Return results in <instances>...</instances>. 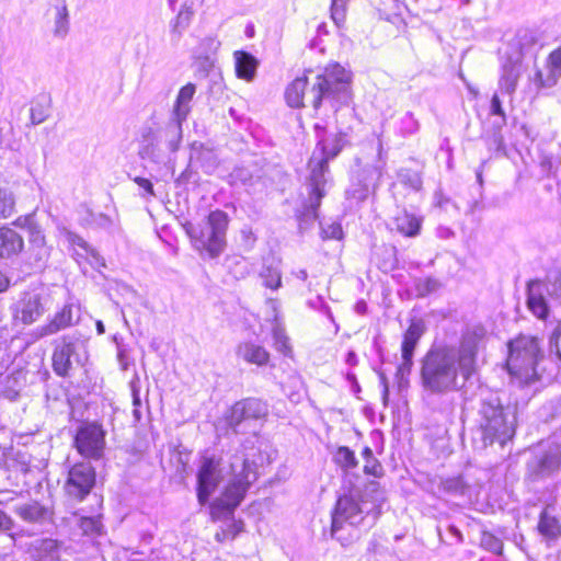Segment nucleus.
<instances>
[{
  "label": "nucleus",
  "mask_w": 561,
  "mask_h": 561,
  "mask_svg": "<svg viewBox=\"0 0 561 561\" xmlns=\"http://www.w3.org/2000/svg\"><path fill=\"white\" fill-rule=\"evenodd\" d=\"M481 324L468 325L458 346L431 348L421 363L423 389L437 396L461 391L477 371V355L486 341Z\"/></svg>",
  "instance_id": "f257e3e1"
},
{
  "label": "nucleus",
  "mask_w": 561,
  "mask_h": 561,
  "mask_svg": "<svg viewBox=\"0 0 561 561\" xmlns=\"http://www.w3.org/2000/svg\"><path fill=\"white\" fill-rule=\"evenodd\" d=\"M274 453L268 439L257 433L243 442L241 450L231 457L229 479L221 495L210 505L214 520L232 515L261 474L260 469L272 462Z\"/></svg>",
  "instance_id": "f03ea898"
},
{
  "label": "nucleus",
  "mask_w": 561,
  "mask_h": 561,
  "mask_svg": "<svg viewBox=\"0 0 561 561\" xmlns=\"http://www.w3.org/2000/svg\"><path fill=\"white\" fill-rule=\"evenodd\" d=\"M352 75L340 64H329L312 78L304 75L296 78L286 89L285 99L290 107L305 106L307 100L314 110L322 101L330 102L332 108L348 105L352 101Z\"/></svg>",
  "instance_id": "7ed1b4c3"
},
{
  "label": "nucleus",
  "mask_w": 561,
  "mask_h": 561,
  "mask_svg": "<svg viewBox=\"0 0 561 561\" xmlns=\"http://www.w3.org/2000/svg\"><path fill=\"white\" fill-rule=\"evenodd\" d=\"M368 490L354 488L341 495L332 513L331 535L348 546L356 541L362 529L371 528L381 514V502L378 494Z\"/></svg>",
  "instance_id": "20e7f679"
},
{
  "label": "nucleus",
  "mask_w": 561,
  "mask_h": 561,
  "mask_svg": "<svg viewBox=\"0 0 561 561\" xmlns=\"http://www.w3.org/2000/svg\"><path fill=\"white\" fill-rule=\"evenodd\" d=\"M309 160L310 169L309 185V208L317 216L316 211L320 206L321 198L325 195V186L328 184L329 168L328 163L334 159L346 145V134L337 133L329 136H320Z\"/></svg>",
  "instance_id": "39448f33"
},
{
  "label": "nucleus",
  "mask_w": 561,
  "mask_h": 561,
  "mask_svg": "<svg viewBox=\"0 0 561 561\" xmlns=\"http://www.w3.org/2000/svg\"><path fill=\"white\" fill-rule=\"evenodd\" d=\"M479 424L484 445L499 442L504 445L515 433V415L510 407L504 408L495 392L482 394Z\"/></svg>",
  "instance_id": "423d86ee"
},
{
  "label": "nucleus",
  "mask_w": 561,
  "mask_h": 561,
  "mask_svg": "<svg viewBox=\"0 0 561 561\" xmlns=\"http://www.w3.org/2000/svg\"><path fill=\"white\" fill-rule=\"evenodd\" d=\"M540 358L542 353L535 336L519 335L508 344L507 369L520 385H528L538 378Z\"/></svg>",
  "instance_id": "0eeeda50"
},
{
  "label": "nucleus",
  "mask_w": 561,
  "mask_h": 561,
  "mask_svg": "<svg viewBox=\"0 0 561 561\" xmlns=\"http://www.w3.org/2000/svg\"><path fill=\"white\" fill-rule=\"evenodd\" d=\"M227 227L228 216L221 210L211 211L197 226L191 222L184 225V229L194 247L199 251H205L213 259L220 255L225 250Z\"/></svg>",
  "instance_id": "6e6552de"
},
{
  "label": "nucleus",
  "mask_w": 561,
  "mask_h": 561,
  "mask_svg": "<svg viewBox=\"0 0 561 561\" xmlns=\"http://www.w3.org/2000/svg\"><path fill=\"white\" fill-rule=\"evenodd\" d=\"M88 359V342L80 334L62 335L54 341L53 369L56 375L66 377L76 366H82Z\"/></svg>",
  "instance_id": "1a4fd4ad"
},
{
  "label": "nucleus",
  "mask_w": 561,
  "mask_h": 561,
  "mask_svg": "<svg viewBox=\"0 0 561 561\" xmlns=\"http://www.w3.org/2000/svg\"><path fill=\"white\" fill-rule=\"evenodd\" d=\"M561 470V444L550 443L540 448L526 465V480L538 482Z\"/></svg>",
  "instance_id": "9d476101"
},
{
  "label": "nucleus",
  "mask_w": 561,
  "mask_h": 561,
  "mask_svg": "<svg viewBox=\"0 0 561 561\" xmlns=\"http://www.w3.org/2000/svg\"><path fill=\"white\" fill-rule=\"evenodd\" d=\"M14 225L27 233L30 260L37 267L45 266L50 257L51 247L47 244L44 230L35 220L34 214L16 218Z\"/></svg>",
  "instance_id": "9b49d317"
},
{
  "label": "nucleus",
  "mask_w": 561,
  "mask_h": 561,
  "mask_svg": "<svg viewBox=\"0 0 561 561\" xmlns=\"http://www.w3.org/2000/svg\"><path fill=\"white\" fill-rule=\"evenodd\" d=\"M224 468L220 460L214 456H204L197 473V497L201 504H205L214 493L219 482L224 479Z\"/></svg>",
  "instance_id": "f8f14e48"
},
{
  "label": "nucleus",
  "mask_w": 561,
  "mask_h": 561,
  "mask_svg": "<svg viewBox=\"0 0 561 561\" xmlns=\"http://www.w3.org/2000/svg\"><path fill=\"white\" fill-rule=\"evenodd\" d=\"M95 483V469L89 462H79L69 469L65 483L68 496L82 501Z\"/></svg>",
  "instance_id": "ddd939ff"
},
{
  "label": "nucleus",
  "mask_w": 561,
  "mask_h": 561,
  "mask_svg": "<svg viewBox=\"0 0 561 561\" xmlns=\"http://www.w3.org/2000/svg\"><path fill=\"white\" fill-rule=\"evenodd\" d=\"M75 445L83 457L100 459L105 448V432L98 424H85L78 430Z\"/></svg>",
  "instance_id": "4468645a"
},
{
  "label": "nucleus",
  "mask_w": 561,
  "mask_h": 561,
  "mask_svg": "<svg viewBox=\"0 0 561 561\" xmlns=\"http://www.w3.org/2000/svg\"><path fill=\"white\" fill-rule=\"evenodd\" d=\"M425 332V323L422 319H413L403 335L401 344V363L398 366L397 375L403 378L409 375L413 366L415 346Z\"/></svg>",
  "instance_id": "2eb2a0df"
},
{
  "label": "nucleus",
  "mask_w": 561,
  "mask_h": 561,
  "mask_svg": "<svg viewBox=\"0 0 561 561\" xmlns=\"http://www.w3.org/2000/svg\"><path fill=\"white\" fill-rule=\"evenodd\" d=\"M44 313L42 298L35 293H24L12 308L13 319L25 325L36 322Z\"/></svg>",
  "instance_id": "dca6fc26"
},
{
  "label": "nucleus",
  "mask_w": 561,
  "mask_h": 561,
  "mask_svg": "<svg viewBox=\"0 0 561 561\" xmlns=\"http://www.w3.org/2000/svg\"><path fill=\"white\" fill-rule=\"evenodd\" d=\"M266 305L272 311V335L274 341V347L284 356L293 357V347L290 345L289 337L286 334L283 318L280 314V304L277 299L270 298L266 300Z\"/></svg>",
  "instance_id": "f3484780"
},
{
  "label": "nucleus",
  "mask_w": 561,
  "mask_h": 561,
  "mask_svg": "<svg viewBox=\"0 0 561 561\" xmlns=\"http://www.w3.org/2000/svg\"><path fill=\"white\" fill-rule=\"evenodd\" d=\"M59 237L73 249L75 255L90 260V263L93 266H104L103 259L100 256L98 251L77 233L66 228H61L59 229Z\"/></svg>",
  "instance_id": "a211bd4d"
},
{
  "label": "nucleus",
  "mask_w": 561,
  "mask_h": 561,
  "mask_svg": "<svg viewBox=\"0 0 561 561\" xmlns=\"http://www.w3.org/2000/svg\"><path fill=\"white\" fill-rule=\"evenodd\" d=\"M561 78V46L552 50L546 61L545 70H538L534 82L537 88H551Z\"/></svg>",
  "instance_id": "6ab92c4d"
},
{
  "label": "nucleus",
  "mask_w": 561,
  "mask_h": 561,
  "mask_svg": "<svg viewBox=\"0 0 561 561\" xmlns=\"http://www.w3.org/2000/svg\"><path fill=\"white\" fill-rule=\"evenodd\" d=\"M13 511L22 520L31 524H45L53 518L51 510L36 501L16 504Z\"/></svg>",
  "instance_id": "aec40b11"
},
{
  "label": "nucleus",
  "mask_w": 561,
  "mask_h": 561,
  "mask_svg": "<svg viewBox=\"0 0 561 561\" xmlns=\"http://www.w3.org/2000/svg\"><path fill=\"white\" fill-rule=\"evenodd\" d=\"M522 76L520 56H508L502 65V73L499 85L503 93L512 95Z\"/></svg>",
  "instance_id": "412c9836"
},
{
  "label": "nucleus",
  "mask_w": 561,
  "mask_h": 561,
  "mask_svg": "<svg viewBox=\"0 0 561 561\" xmlns=\"http://www.w3.org/2000/svg\"><path fill=\"white\" fill-rule=\"evenodd\" d=\"M72 324V306L66 305L60 311H58L54 318L44 325H41L33 330L32 336L35 340L56 334L60 330H64Z\"/></svg>",
  "instance_id": "4be33fe9"
},
{
  "label": "nucleus",
  "mask_w": 561,
  "mask_h": 561,
  "mask_svg": "<svg viewBox=\"0 0 561 561\" xmlns=\"http://www.w3.org/2000/svg\"><path fill=\"white\" fill-rule=\"evenodd\" d=\"M24 249L23 237L14 229L0 227V259H11L19 255Z\"/></svg>",
  "instance_id": "5701e85b"
},
{
  "label": "nucleus",
  "mask_w": 561,
  "mask_h": 561,
  "mask_svg": "<svg viewBox=\"0 0 561 561\" xmlns=\"http://www.w3.org/2000/svg\"><path fill=\"white\" fill-rule=\"evenodd\" d=\"M527 307L538 319H546L549 312L546 299L542 295V284L533 280L528 284Z\"/></svg>",
  "instance_id": "b1692460"
},
{
  "label": "nucleus",
  "mask_w": 561,
  "mask_h": 561,
  "mask_svg": "<svg viewBox=\"0 0 561 561\" xmlns=\"http://www.w3.org/2000/svg\"><path fill=\"white\" fill-rule=\"evenodd\" d=\"M237 355L249 364L264 366L270 362V353L265 347L253 342L238 345Z\"/></svg>",
  "instance_id": "393cba45"
},
{
  "label": "nucleus",
  "mask_w": 561,
  "mask_h": 561,
  "mask_svg": "<svg viewBox=\"0 0 561 561\" xmlns=\"http://www.w3.org/2000/svg\"><path fill=\"white\" fill-rule=\"evenodd\" d=\"M32 548L34 561H59L58 543L55 539H35Z\"/></svg>",
  "instance_id": "a878e982"
},
{
  "label": "nucleus",
  "mask_w": 561,
  "mask_h": 561,
  "mask_svg": "<svg viewBox=\"0 0 561 561\" xmlns=\"http://www.w3.org/2000/svg\"><path fill=\"white\" fill-rule=\"evenodd\" d=\"M260 277L266 288L272 290L279 289L282 287L280 262L275 259L264 261L260 271Z\"/></svg>",
  "instance_id": "bb28decb"
},
{
  "label": "nucleus",
  "mask_w": 561,
  "mask_h": 561,
  "mask_svg": "<svg viewBox=\"0 0 561 561\" xmlns=\"http://www.w3.org/2000/svg\"><path fill=\"white\" fill-rule=\"evenodd\" d=\"M421 225L422 218L408 211H402L393 218L394 229L405 237L417 236Z\"/></svg>",
  "instance_id": "cd10ccee"
},
{
  "label": "nucleus",
  "mask_w": 561,
  "mask_h": 561,
  "mask_svg": "<svg viewBox=\"0 0 561 561\" xmlns=\"http://www.w3.org/2000/svg\"><path fill=\"white\" fill-rule=\"evenodd\" d=\"M195 92L196 87L193 83H187L179 91L172 113V115L178 117L179 121H186L191 112L190 103Z\"/></svg>",
  "instance_id": "c85d7f7f"
},
{
  "label": "nucleus",
  "mask_w": 561,
  "mask_h": 561,
  "mask_svg": "<svg viewBox=\"0 0 561 561\" xmlns=\"http://www.w3.org/2000/svg\"><path fill=\"white\" fill-rule=\"evenodd\" d=\"M236 72L238 78L251 81L256 72L257 60L249 53L234 51Z\"/></svg>",
  "instance_id": "c756f323"
},
{
  "label": "nucleus",
  "mask_w": 561,
  "mask_h": 561,
  "mask_svg": "<svg viewBox=\"0 0 561 561\" xmlns=\"http://www.w3.org/2000/svg\"><path fill=\"white\" fill-rule=\"evenodd\" d=\"M536 43L537 38L531 30H519L512 42V49L514 51L508 56H520L522 60L524 55L528 54Z\"/></svg>",
  "instance_id": "7c9ffc66"
},
{
  "label": "nucleus",
  "mask_w": 561,
  "mask_h": 561,
  "mask_svg": "<svg viewBox=\"0 0 561 561\" xmlns=\"http://www.w3.org/2000/svg\"><path fill=\"white\" fill-rule=\"evenodd\" d=\"M193 14L192 7L183 3L176 16L170 22L171 34L176 41L180 39L183 32L190 26Z\"/></svg>",
  "instance_id": "2f4dec72"
},
{
  "label": "nucleus",
  "mask_w": 561,
  "mask_h": 561,
  "mask_svg": "<svg viewBox=\"0 0 561 561\" xmlns=\"http://www.w3.org/2000/svg\"><path fill=\"white\" fill-rule=\"evenodd\" d=\"M184 121H179L178 117L172 115L169 124L167 125L163 136L167 139L168 148L171 152L179 149L182 139V124Z\"/></svg>",
  "instance_id": "473e14b6"
},
{
  "label": "nucleus",
  "mask_w": 561,
  "mask_h": 561,
  "mask_svg": "<svg viewBox=\"0 0 561 561\" xmlns=\"http://www.w3.org/2000/svg\"><path fill=\"white\" fill-rule=\"evenodd\" d=\"M538 529L541 535L551 539L561 535V524L556 517L548 515L546 512L540 515Z\"/></svg>",
  "instance_id": "72a5a7b5"
},
{
  "label": "nucleus",
  "mask_w": 561,
  "mask_h": 561,
  "mask_svg": "<svg viewBox=\"0 0 561 561\" xmlns=\"http://www.w3.org/2000/svg\"><path fill=\"white\" fill-rule=\"evenodd\" d=\"M241 404L249 420H261L268 413L266 403L259 399H245L241 401Z\"/></svg>",
  "instance_id": "f704fd0d"
},
{
  "label": "nucleus",
  "mask_w": 561,
  "mask_h": 561,
  "mask_svg": "<svg viewBox=\"0 0 561 561\" xmlns=\"http://www.w3.org/2000/svg\"><path fill=\"white\" fill-rule=\"evenodd\" d=\"M333 461L344 471H348L357 467L358 461L353 450L346 446H341L333 455Z\"/></svg>",
  "instance_id": "c9c22d12"
},
{
  "label": "nucleus",
  "mask_w": 561,
  "mask_h": 561,
  "mask_svg": "<svg viewBox=\"0 0 561 561\" xmlns=\"http://www.w3.org/2000/svg\"><path fill=\"white\" fill-rule=\"evenodd\" d=\"M87 221L94 228H100L107 231H114V229L117 227L116 219L103 213L89 211Z\"/></svg>",
  "instance_id": "e433bc0d"
},
{
  "label": "nucleus",
  "mask_w": 561,
  "mask_h": 561,
  "mask_svg": "<svg viewBox=\"0 0 561 561\" xmlns=\"http://www.w3.org/2000/svg\"><path fill=\"white\" fill-rule=\"evenodd\" d=\"M49 115V102L46 98L37 100L31 107V123L33 125L42 124Z\"/></svg>",
  "instance_id": "4c0bfd02"
},
{
  "label": "nucleus",
  "mask_w": 561,
  "mask_h": 561,
  "mask_svg": "<svg viewBox=\"0 0 561 561\" xmlns=\"http://www.w3.org/2000/svg\"><path fill=\"white\" fill-rule=\"evenodd\" d=\"M69 21H68V11L67 7L62 4L61 7H57V12L55 16V25H54V34L58 37H65L68 33Z\"/></svg>",
  "instance_id": "58836bf2"
},
{
  "label": "nucleus",
  "mask_w": 561,
  "mask_h": 561,
  "mask_svg": "<svg viewBox=\"0 0 561 561\" xmlns=\"http://www.w3.org/2000/svg\"><path fill=\"white\" fill-rule=\"evenodd\" d=\"M79 528L82 534L90 537H96L102 534L103 525L98 517H81Z\"/></svg>",
  "instance_id": "ea45409f"
},
{
  "label": "nucleus",
  "mask_w": 561,
  "mask_h": 561,
  "mask_svg": "<svg viewBox=\"0 0 561 561\" xmlns=\"http://www.w3.org/2000/svg\"><path fill=\"white\" fill-rule=\"evenodd\" d=\"M249 421L247 414L244 413V408L241 404V401L233 404L230 411L227 414V423L228 425L237 432L238 427L242 422Z\"/></svg>",
  "instance_id": "a19ab883"
},
{
  "label": "nucleus",
  "mask_w": 561,
  "mask_h": 561,
  "mask_svg": "<svg viewBox=\"0 0 561 561\" xmlns=\"http://www.w3.org/2000/svg\"><path fill=\"white\" fill-rule=\"evenodd\" d=\"M15 198L11 191L0 188V218H8L14 213Z\"/></svg>",
  "instance_id": "79ce46f5"
},
{
  "label": "nucleus",
  "mask_w": 561,
  "mask_h": 561,
  "mask_svg": "<svg viewBox=\"0 0 561 561\" xmlns=\"http://www.w3.org/2000/svg\"><path fill=\"white\" fill-rule=\"evenodd\" d=\"M420 128L419 121L411 112H407L400 119L399 133L407 137L417 133Z\"/></svg>",
  "instance_id": "37998d69"
},
{
  "label": "nucleus",
  "mask_w": 561,
  "mask_h": 561,
  "mask_svg": "<svg viewBox=\"0 0 561 561\" xmlns=\"http://www.w3.org/2000/svg\"><path fill=\"white\" fill-rule=\"evenodd\" d=\"M398 179L403 185L411 187L414 191H420L422 187V180L417 172L403 169L399 172Z\"/></svg>",
  "instance_id": "c03bdc74"
},
{
  "label": "nucleus",
  "mask_w": 561,
  "mask_h": 561,
  "mask_svg": "<svg viewBox=\"0 0 561 561\" xmlns=\"http://www.w3.org/2000/svg\"><path fill=\"white\" fill-rule=\"evenodd\" d=\"M483 140L491 154L504 149V140L499 127L492 134L483 136Z\"/></svg>",
  "instance_id": "a18cd8bd"
},
{
  "label": "nucleus",
  "mask_w": 561,
  "mask_h": 561,
  "mask_svg": "<svg viewBox=\"0 0 561 561\" xmlns=\"http://www.w3.org/2000/svg\"><path fill=\"white\" fill-rule=\"evenodd\" d=\"M481 547L485 550L495 553L501 554L503 550V542L500 538L494 536L491 533L483 531L481 536Z\"/></svg>",
  "instance_id": "49530a36"
},
{
  "label": "nucleus",
  "mask_w": 561,
  "mask_h": 561,
  "mask_svg": "<svg viewBox=\"0 0 561 561\" xmlns=\"http://www.w3.org/2000/svg\"><path fill=\"white\" fill-rule=\"evenodd\" d=\"M347 0H332L331 18L334 23L340 26L345 21V5Z\"/></svg>",
  "instance_id": "de8ad7c7"
},
{
  "label": "nucleus",
  "mask_w": 561,
  "mask_h": 561,
  "mask_svg": "<svg viewBox=\"0 0 561 561\" xmlns=\"http://www.w3.org/2000/svg\"><path fill=\"white\" fill-rule=\"evenodd\" d=\"M491 114L497 116V119L494 122V126L502 128L506 123V117L497 94H494L491 100Z\"/></svg>",
  "instance_id": "09e8293b"
},
{
  "label": "nucleus",
  "mask_w": 561,
  "mask_h": 561,
  "mask_svg": "<svg viewBox=\"0 0 561 561\" xmlns=\"http://www.w3.org/2000/svg\"><path fill=\"white\" fill-rule=\"evenodd\" d=\"M138 378H135L130 381V389H131V397H133V404H134V417L136 421H139L141 419V414L139 411V407L141 405L140 401V390L138 387Z\"/></svg>",
  "instance_id": "8fccbe9b"
},
{
  "label": "nucleus",
  "mask_w": 561,
  "mask_h": 561,
  "mask_svg": "<svg viewBox=\"0 0 561 561\" xmlns=\"http://www.w3.org/2000/svg\"><path fill=\"white\" fill-rule=\"evenodd\" d=\"M220 46L219 41H217L215 37H206L202 41L201 47L205 50L207 56L205 57V62L208 66L213 65V61L210 60L209 55L215 54Z\"/></svg>",
  "instance_id": "3c124183"
},
{
  "label": "nucleus",
  "mask_w": 561,
  "mask_h": 561,
  "mask_svg": "<svg viewBox=\"0 0 561 561\" xmlns=\"http://www.w3.org/2000/svg\"><path fill=\"white\" fill-rule=\"evenodd\" d=\"M343 236L342 227L337 222L322 225L323 239L340 240Z\"/></svg>",
  "instance_id": "603ef678"
},
{
  "label": "nucleus",
  "mask_w": 561,
  "mask_h": 561,
  "mask_svg": "<svg viewBox=\"0 0 561 561\" xmlns=\"http://www.w3.org/2000/svg\"><path fill=\"white\" fill-rule=\"evenodd\" d=\"M442 488L444 491L454 494L463 493V483L460 478H450L446 479L442 482Z\"/></svg>",
  "instance_id": "864d4df0"
},
{
  "label": "nucleus",
  "mask_w": 561,
  "mask_h": 561,
  "mask_svg": "<svg viewBox=\"0 0 561 561\" xmlns=\"http://www.w3.org/2000/svg\"><path fill=\"white\" fill-rule=\"evenodd\" d=\"M549 346L550 351L554 352L556 355L561 359V321L557 324L551 334Z\"/></svg>",
  "instance_id": "5fc2aeb1"
},
{
  "label": "nucleus",
  "mask_w": 561,
  "mask_h": 561,
  "mask_svg": "<svg viewBox=\"0 0 561 561\" xmlns=\"http://www.w3.org/2000/svg\"><path fill=\"white\" fill-rule=\"evenodd\" d=\"M382 468L377 459L367 460L364 466V472L366 474H370L374 477H379L381 474Z\"/></svg>",
  "instance_id": "6e6d98bb"
},
{
  "label": "nucleus",
  "mask_w": 561,
  "mask_h": 561,
  "mask_svg": "<svg viewBox=\"0 0 561 561\" xmlns=\"http://www.w3.org/2000/svg\"><path fill=\"white\" fill-rule=\"evenodd\" d=\"M230 539H234L240 533L243 531V523L241 520H230L225 528Z\"/></svg>",
  "instance_id": "4d7b16f0"
},
{
  "label": "nucleus",
  "mask_w": 561,
  "mask_h": 561,
  "mask_svg": "<svg viewBox=\"0 0 561 561\" xmlns=\"http://www.w3.org/2000/svg\"><path fill=\"white\" fill-rule=\"evenodd\" d=\"M138 186L140 188H142L147 194H149L150 196H153L154 195V192H153V185L152 183L150 182V180L148 179H145V178H140V176H137L135 178L134 180Z\"/></svg>",
  "instance_id": "13d9d810"
},
{
  "label": "nucleus",
  "mask_w": 561,
  "mask_h": 561,
  "mask_svg": "<svg viewBox=\"0 0 561 561\" xmlns=\"http://www.w3.org/2000/svg\"><path fill=\"white\" fill-rule=\"evenodd\" d=\"M551 278H553L552 289L550 290L549 288H547V290L551 295L560 296L561 295V275L556 273L548 277L549 280H551Z\"/></svg>",
  "instance_id": "bf43d9fd"
},
{
  "label": "nucleus",
  "mask_w": 561,
  "mask_h": 561,
  "mask_svg": "<svg viewBox=\"0 0 561 561\" xmlns=\"http://www.w3.org/2000/svg\"><path fill=\"white\" fill-rule=\"evenodd\" d=\"M16 497V493L10 490H0V505H8Z\"/></svg>",
  "instance_id": "052dcab7"
},
{
  "label": "nucleus",
  "mask_w": 561,
  "mask_h": 561,
  "mask_svg": "<svg viewBox=\"0 0 561 561\" xmlns=\"http://www.w3.org/2000/svg\"><path fill=\"white\" fill-rule=\"evenodd\" d=\"M13 527V520L4 512L0 511V530H10Z\"/></svg>",
  "instance_id": "680f3d73"
},
{
  "label": "nucleus",
  "mask_w": 561,
  "mask_h": 561,
  "mask_svg": "<svg viewBox=\"0 0 561 561\" xmlns=\"http://www.w3.org/2000/svg\"><path fill=\"white\" fill-rule=\"evenodd\" d=\"M309 305L312 307V308H318V307H321L323 309V311L325 312V314H328L329 318H332V313L330 311V308L328 306L324 305L322 298L320 296H318L316 298V300H310L309 301Z\"/></svg>",
  "instance_id": "e2e57ef3"
},
{
  "label": "nucleus",
  "mask_w": 561,
  "mask_h": 561,
  "mask_svg": "<svg viewBox=\"0 0 561 561\" xmlns=\"http://www.w3.org/2000/svg\"><path fill=\"white\" fill-rule=\"evenodd\" d=\"M448 533L455 538L456 542L462 541V534L456 526H448Z\"/></svg>",
  "instance_id": "0e129e2a"
},
{
  "label": "nucleus",
  "mask_w": 561,
  "mask_h": 561,
  "mask_svg": "<svg viewBox=\"0 0 561 561\" xmlns=\"http://www.w3.org/2000/svg\"><path fill=\"white\" fill-rule=\"evenodd\" d=\"M291 275H294L296 278H298V279H300L302 282H306L307 278H308V273L304 268H300V270H297V271H293Z\"/></svg>",
  "instance_id": "69168bd1"
},
{
  "label": "nucleus",
  "mask_w": 561,
  "mask_h": 561,
  "mask_svg": "<svg viewBox=\"0 0 561 561\" xmlns=\"http://www.w3.org/2000/svg\"><path fill=\"white\" fill-rule=\"evenodd\" d=\"M9 284V278L0 271V293L7 290Z\"/></svg>",
  "instance_id": "338daca9"
},
{
  "label": "nucleus",
  "mask_w": 561,
  "mask_h": 561,
  "mask_svg": "<svg viewBox=\"0 0 561 561\" xmlns=\"http://www.w3.org/2000/svg\"><path fill=\"white\" fill-rule=\"evenodd\" d=\"M346 363L350 366H355L357 364V355L353 351L347 353V355H346Z\"/></svg>",
  "instance_id": "774afa93"
}]
</instances>
